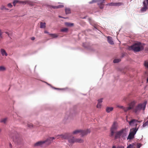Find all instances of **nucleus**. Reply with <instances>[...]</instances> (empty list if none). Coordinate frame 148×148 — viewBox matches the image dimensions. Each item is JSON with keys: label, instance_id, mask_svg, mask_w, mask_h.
Wrapping results in <instances>:
<instances>
[{"label": "nucleus", "instance_id": "nucleus-1", "mask_svg": "<svg viewBox=\"0 0 148 148\" xmlns=\"http://www.w3.org/2000/svg\"><path fill=\"white\" fill-rule=\"evenodd\" d=\"M147 103V101H145L143 103L138 104L133 108V112L137 114H139L141 110L144 111L145 109Z\"/></svg>", "mask_w": 148, "mask_h": 148}, {"label": "nucleus", "instance_id": "nucleus-2", "mask_svg": "<svg viewBox=\"0 0 148 148\" xmlns=\"http://www.w3.org/2000/svg\"><path fill=\"white\" fill-rule=\"evenodd\" d=\"M145 44L140 42H137L134 43L130 47L135 52H139L144 49Z\"/></svg>", "mask_w": 148, "mask_h": 148}, {"label": "nucleus", "instance_id": "nucleus-3", "mask_svg": "<svg viewBox=\"0 0 148 148\" xmlns=\"http://www.w3.org/2000/svg\"><path fill=\"white\" fill-rule=\"evenodd\" d=\"M127 134V132L126 129H122L120 131L116 132L115 136V139L118 138L124 137Z\"/></svg>", "mask_w": 148, "mask_h": 148}, {"label": "nucleus", "instance_id": "nucleus-4", "mask_svg": "<svg viewBox=\"0 0 148 148\" xmlns=\"http://www.w3.org/2000/svg\"><path fill=\"white\" fill-rule=\"evenodd\" d=\"M138 129V128H136V127L131 129L127 139H131L133 138Z\"/></svg>", "mask_w": 148, "mask_h": 148}, {"label": "nucleus", "instance_id": "nucleus-5", "mask_svg": "<svg viewBox=\"0 0 148 148\" xmlns=\"http://www.w3.org/2000/svg\"><path fill=\"white\" fill-rule=\"evenodd\" d=\"M136 103V102L135 101H133L131 102L129 104V106L126 107V108H124V110L125 112H126L129 110L132 109L133 110V108H134V107Z\"/></svg>", "mask_w": 148, "mask_h": 148}, {"label": "nucleus", "instance_id": "nucleus-6", "mask_svg": "<svg viewBox=\"0 0 148 148\" xmlns=\"http://www.w3.org/2000/svg\"><path fill=\"white\" fill-rule=\"evenodd\" d=\"M117 125L116 123L115 122H114L110 129L111 133L110 136L111 137H112L114 136V134L115 133V131L117 129Z\"/></svg>", "mask_w": 148, "mask_h": 148}, {"label": "nucleus", "instance_id": "nucleus-7", "mask_svg": "<svg viewBox=\"0 0 148 148\" xmlns=\"http://www.w3.org/2000/svg\"><path fill=\"white\" fill-rule=\"evenodd\" d=\"M143 4L144 7L141 9V12L145 11L147 9V8H148V0H145L143 2Z\"/></svg>", "mask_w": 148, "mask_h": 148}, {"label": "nucleus", "instance_id": "nucleus-8", "mask_svg": "<svg viewBox=\"0 0 148 148\" xmlns=\"http://www.w3.org/2000/svg\"><path fill=\"white\" fill-rule=\"evenodd\" d=\"M129 123V125L132 126H133L135 125L136 127L137 125V124L136 123L137 122H140V121H138V120L135 119H132L130 121H127Z\"/></svg>", "mask_w": 148, "mask_h": 148}, {"label": "nucleus", "instance_id": "nucleus-9", "mask_svg": "<svg viewBox=\"0 0 148 148\" xmlns=\"http://www.w3.org/2000/svg\"><path fill=\"white\" fill-rule=\"evenodd\" d=\"M60 136L61 137V138L62 139H68L69 137L71 136V135L69 133H67L65 134H62L61 135H58L57 136Z\"/></svg>", "mask_w": 148, "mask_h": 148}, {"label": "nucleus", "instance_id": "nucleus-10", "mask_svg": "<svg viewBox=\"0 0 148 148\" xmlns=\"http://www.w3.org/2000/svg\"><path fill=\"white\" fill-rule=\"evenodd\" d=\"M90 129H87L86 130H81L80 133H81V135L82 136L87 135L88 134L90 133Z\"/></svg>", "mask_w": 148, "mask_h": 148}, {"label": "nucleus", "instance_id": "nucleus-11", "mask_svg": "<svg viewBox=\"0 0 148 148\" xmlns=\"http://www.w3.org/2000/svg\"><path fill=\"white\" fill-rule=\"evenodd\" d=\"M55 139V138L54 137H50L44 141L45 142V143H47L48 145H49L51 143L53 140Z\"/></svg>", "mask_w": 148, "mask_h": 148}, {"label": "nucleus", "instance_id": "nucleus-12", "mask_svg": "<svg viewBox=\"0 0 148 148\" xmlns=\"http://www.w3.org/2000/svg\"><path fill=\"white\" fill-rule=\"evenodd\" d=\"M123 5V3L121 2H112L109 4V6H119Z\"/></svg>", "mask_w": 148, "mask_h": 148}, {"label": "nucleus", "instance_id": "nucleus-13", "mask_svg": "<svg viewBox=\"0 0 148 148\" xmlns=\"http://www.w3.org/2000/svg\"><path fill=\"white\" fill-rule=\"evenodd\" d=\"M104 3V0H99L98 1V4L100 9L103 8Z\"/></svg>", "mask_w": 148, "mask_h": 148}, {"label": "nucleus", "instance_id": "nucleus-14", "mask_svg": "<svg viewBox=\"0 0 148 148\" xmlns=\"http://www.w3.org/2000/svg\"><path fill=\"white\" fill-rule=\"evenodd\" d=\"M44 143H45V142L44 141H40L36 143L34 145V146L35 147H38V146H41L43 145Z\"/></svg>", "mask_w": 148, "mask_h": 148}, {"label": "nucleus", "instance_id": "nucleus-15", "mask_svg": "<svg viewBox=\"0 0 148 148\" xmlns=\"http://www.w3.org/2000/svg\"><path fill=\"white\" fill-rule=\"evenodd\" d=\"M75 139L74 137H73L72 138H71V136L69 137L68 140L69 143H75Z\"/></svg>", "mask_w": 148, "mask_h": 148}, {"label": "nucleus", "instance_id": "nucleus-16", "mask_svg": "<svg viewBox=\"0 0 148 148\" xmlns=\"http://www.w3.org/2000/svg\"><path fill=\"white\" fill-rule=\"evenodd\" d=\"M108 41V42L111 45H113L114 44V42L112 40V38L110 36H108L107 37Z\"/></svg>", "mask_w": 148, "mask_h": 148}, {"label": "nucleus", "instance_id": "nucleus-17", "mask_svg": "<svg viewBox=\"0 0 148 148\" xmlns=\"http://www.w3.org/2000/svg\"><path fill=\"white\" fill-rule=\"evenodd\" d=\"M1 52L3 56L5 55V56H8L7 53L4 49H1Z\"/></svg>", "mask_w": 148, "mask_h": 148}, {"label": "nucleus", "instance_id": "nucleus-18", "mask_svg": "<svg viewBox=\"0 0 148 148\" xmlns=\"http://www.w3.org/2000/svg\"><path fill=\"white\" fill-rule=\"evenodd\" d=\"M75 142V143H82L84 142V140L83 139L81 138H76Z\"/></svg>", "mask_w": 148, "mask_h": 148}, {"label": "nucleus", "instance_id": "nucleus-19", "mask_svg": "<svg viewBox=\"0 0 148 148\" xmlns=\"http://www.w3.org/2000/svg\"><path fill=\"white\" fill-rule=\"evenodd\" d=\"M113 108L112 107H108L106 109V111L107 112L109 113L113 110Z\"/></svg>", "mask_w": 148, "mask_h": 148}, {"label": "nucleus", "instance_id": "nucleus-20", "mask_svg": "<svg viewBox=\"0 0 148 148\" xmlns=\"http://www.w3.org/2000/svg\"><path fill=\"white\" fill-rule=\"evenodd\" d=\"M46 27V23H42L41 22L40 23V27L41 28H44Z\"/></svg>", "mask_w": 148, "mask_h": 148}, {"label": "nucleus", "instance_id": "nucleus-21", "mask_svg": "<svg viewBox=\"0 0 148 148\" xmlns=\"http://www.w3.org/2000/svg\"><path fill=\"white\" fill-rule=\"evenodd\" d=\"M49 35L52 38H57L58 36V35L57 34H50Z\"/></svg>", "mask_w": 148, "mask_h": 148}, {"label": "nucleus", "instance_id": "nucleus-22", "mask_svg": "<svg viewBox=\"0 0 148 148\" xmlns=\"http://www.w3.org/2000/svg\"><path fill=\"white\" fill-rule=\"evenodd\" d=\"M81 131V130H77L74 131L72 134H77L79 133H80V132Z\"/></svg>", "mask_w": 148, "mask_h": 148}, {"label": "nucleus", "instance_id": "nucleus-23", "mask_svg": "<svg viewBox=\"0 0 148 148\" xmlns=\"http://www.w3.org/2000/svg\"><path fill=\"white\" fill-rule=\"evenodd\" d=\"M65 24L66 26H72L74 25L73 23H71L68 22L65 23Z\"/></svg>", "mask_w": 148, "mask_h": 148}, {"label": "nucleus", "instance_id": "nucleus-24", "mask_svg": "<svg viewBox=\"0 0 148 148\" xmlns=\"http://www.w3.org/2000/svg\"><path fill=\"white\" fill-rule=\"evenodd\" d=\"M65 12L66 14H69L71 13V10L69 8H66L65 9Z\"/></svg>", "mask_w": 148, "mask_h": 148}, {"label": "nucleus", "instance_id": "nucleus-25", "mask_svg": "<svg viewBox=\"0 0 148 148\" xmlns=\"http://www.w3.org/2000/svg\"><path fill=\"white\" fill-rule=\"evenodd\" d=\"M61 32H67L68 31V29L67 28H63L61 29Z\"/></svg>", "mask_w": 148, "mask_h": 148}, {"label": "nucleus", "instance_id": "nucleus-26", "mask_svg": "<svg viewBox=\"0 0 148 148\" xmlns=\"http://www.w3.org/2000/svg\"><path fill=\"white\" fill-rule=\"evenodd\" d=\"M147 126H148V121H147L145 122H144L143 125V127H144Z\"/></svg>", "mask_w": 148, "mask_h": 148}, {"label": "nucleus", "instance_id": "nucleus-27", "mask_svg": "<svg viewBox=\"0 0 148 148\" xmlns=\"http://www.w3.org/2000/svg\"><path fill=\"white\" fill-rule=\"evenodd\" d=\"M6 69L4 66H0V71H5Z\"/></svg>", "mask_w": 148, "mask_h": 148}, {"label": "nucleus", "instance_id": "nucleus-28", "mask_svg": "<svg viewBox=\"0 0 148 148\" xmlns=\"http://www.w3.org/2000/svg\"><path fill=\"white\" fill-rule=\"evenodd\" d=\"M121 60L120 59H114L113 61V62L114 63H118Z\"/></svg>", "mask_w": 148, "mask_h": 148}, {"label": "nucleus", "instance_id": "nucleus-29", "mask_svg": "<svg viewBox=\"0 0 148 148\" xmlns=\"http://www.w3.org/2000/svg\"><path fill=\"white\" fill-rule=\"evenodd\" d=\"M7 118H5L1 119V122L5 123L7 120Z\"/></svg>", "mask_w": 148, "mask_h": 148}, {"label": "nucleus", "instance_id": "nucleus-30", "mask_svg": "<svg viewBox=\"0 0 148 148\" xmlns=\"http://www.w3.org/2000/svg\"><path fill=\"white\" fill-rule=\"evenodd\" d=\"M101 106L102 104L101 103H98L97 105V107L98 108H101Z\"/></svg>", "mask_w": 148, "mask_h": 148}, {"label": "nucleus", "instance_id": "nucleus-31", "mask_svg": "<svg viewBox=\"0 0 148 148\" xmlns=\"http://www.w3.org/2000/svg\"><path fill=\"white\" fill-rule=\"evenodd\" d=\"M145 66L148 69V62L145 61L144 63Z\"/></svg>", "mask_w": 148, "mask_h": 148}, {"label": "nucleus", "instance_id": "nucleus-32", "mask_svg": "<svg viewBox=\"0 0 148 148\" xmlns=\"http://www.w3.org/2000/svg\"><path fill=\"white\" fill-rule=\"evenodd\" d=\"M145 66L148 69V62L145 61L144 63Z\"/></svg>", "mask_w": 148, "mask_h": 148}, {"label": "nucleus", "instance_id": "nucleus-33", "mask_svg": "<svg viewBox=\"0 0 148 148\" xmlns=\"http://www.w3.org/2000/svg\"><path fill=\"white\" fill-rule=\"evenodd\" d=\"M27 126L30 128H32L33 127V125L31 123H29V124H28Z\"/></svg>", "mask_w": 148, "mask_h": 148}, {"label": "nucleus", "instance_id": "nucleus-34", "mask_svg": "<svg viewBox=\"0 0 148 148\" xmlns=\"http://www.w3.org/2000/svg\"><path fill=\"white\" fill-rule=\"evenodd\" d=\"M18 1H17V0H15V1H14L13 2V5L14 6H15L16 4L17 3H18Z\"/></svg>", "mask_w": 148, "mask_h": 148}, {"label": "nucleus", "instance_id": "nucleus-35", "mask_svg": "<svg viewBox=\"0 0 148 148\" xmlns=\"http://www.w3.org/2000/svg\"><path fill=\"white\" fill-rule=\"evenodd\" d=\"M117 107L120 108L122 109L123 110L124 108H126V107H124L123 106H121L119 105L117 106Z\"/></svg>", "mask_w": 148, "mask_h": 148}, {"label": "nucleus", "instance_id": "nucleus-36", "mask_svg": "<svg viewBox=\"0 0 148 148\" xmlns=\"http://www.w3.org/2000/svg\"><path fill=\"white\" fill-rule=\"evenodd\" d=\"M133 145H132L130 144L128 146L127 148H133Z\"/></svg>", "mask_w": 148, "mask_h": 148}, {"label": "nucleus", "instance_id": "nucleus-37", "mask_svg": "<svg viewBox=\"0 0 148 148\" xmlns=\"http://www.w3.org/2000/svg\"><path fill=\"white\" fill-rule=\"evenodd\" d=\"M64 5H60L58 6H57V8H62L64 7Z\"/></svg>", "mask_w": 148, "mask_h": 148}, {"label": "nucleus", "instance_id": "nucleus-38", "mask_svg": "<svg viewBox=\"0 0 148 148\" xmlns=\"http://www.w3.org/2000/svg\"><path fill=\"white\" fill-rule=\"evenodd\" d=\"M102 100L103 99L102 98L98 99V103H101L102 102Z\"/></svg>", "mask_w": 148, "mask_h": 148}, {"label": "nucleus", "instance_id": "nucleus-39", "mask_svg": "<svg viewBox=\"0 0 148 148\" xmlns=\"http://www.w3.org/2000/svg\"><path fill=\"white\" fill-rule=\"evenodd\" d=\"M3 32H2L1 30L0 29V38H2V34Z\"/></svg>", "mask_w": 148, "mask_h": 148}, {"label": "nucleus", "instance_id": "nucleus-40", "mask_svg": "<svg viewBox=\"0 0 148 148\" xmlns=\"http://www.w3.org/2000/svg\"><path fill=\"white\" fill-rule=\"evenodd\" d=\"M141 146V145L140 144H138L137 145V148H140Z\"/></svg>", "mask_w": 148, "mask_h": 148}, {"label": "nucleus", "instance_id": "nucleus-41", "mask_svg": "<svg viewBox=\"0 0 148 148\" xmlns=\"http://www.w3.org/2000/svg\"><path fill=\"white\" fill-rule=\"evenodd\" d=\"M8 6L10 8H11L12 6V5L10 3H8Z\"/></svg>", "mask_w": 148, "mask_h": 148}, {"label": "nucleus", "instance_id": "nucleus-42", "mask_svg": "<svg viewBox=\"0 0 148 148\" xmlns=\"http://www.w3.org/2000/svg\"><path fill=\"white\" fill-rule=\"evenodd\" d=\"M4 9H5V6L3 5H2L1 8V10H3Z\"/></svg>", "mask_w": 148, "mask_h": 148}, {"label": "nucleus", "instance_id": "nucleus-43", "mask_svg": "<svg viewBox=\"0 0 148 148\" xmlns=\"http://www.w3.org/2000/svg\"><path fill=\"white\" fill-rule=\"evenodd\" d=\"M96 2V1L95 0H92L89 3L90 4L92 3H93Z\"/></svg>", "mask_w": 148, "mask_h": 148}, {"label": "nucleus", "instance_id": "nucleus-44", "mask_svg": "<svg viewBox=\"0 0 148 148\" xmlns=\"http://www.w3.org/2000/svg\"><path fill=\"white\" fill-rule=\"evenodd\" d=\"M51 7L52 8L54 9H58L57 6H52Z\"/></svg>", "mask_w": 148, "mask_h": 148}, {"label": "nucleus", "instance_id": "nucleus-45", "mask_svg": "<svg viewBox=\"0 0 148 148\" xmlns=\"http://www.w3.org/2000/svg\"><path fill=\"white\" fill-rule=\"evenodd\" d=\"M35 39V38L34 37H33L31 38V39L32 40H34Z\"/></svg>", "mask_w": 148, "mask_h": 148}, {"label": "nucleus", "instance_id": "nucleus-46", "mask_svg": "<svg viewBox=\"0 0 148 148\" xmlns=\"http://www.w3.org/2000/svg\"><path fill=\"white\" fill-rule=\"evenodd\" d=\"M5 33L8 34V36H9V33L8 32H5Z\"/></svg>", "mask_w": 148, "mask_h": 148}, {"label": "nucleus", "instance_id": "nucleus-47", "mask_svg": "<svg viewBox=\"0 0 148 148\" xmlns=\"http://www.w3.org/2000/svg\"><path fill=\"white\" fill-rule=\"evenodd\" d=\"M44 32L45 33H46V34H49V33L47 31H45Z\"/></svg>", "mask_w": 148, "mask_h": 148}, {"label": "nucleus", "instance_id": "nucleus-48", "mask_svg": "<svg viewBox=\"0 0 148 148\" xmlns=\"http://www.w3.org/2000/svg\"><path fill=\"white\" fill-rule=\"evenodd\" d=\"M12 146V145L11 144H10V146L11 147V146Z\"/></svg>", "mask_w": 148, "mask_h": 148}, {"label": "nucleus", "instance_id": "nucleus-49", "mask_svg": "<svg viewBox=\"0 0 148 148\" xmlns=\"http://www.w3.org/2000/svg\"><path fill=\"white\" fill-rule=\"evenodd\" d=\"M147 82H148V78H147Z\"/></svg>", "mask_w": 148, "mask_h": 148}, {"label": "nucleus", "instance_id": "nucleus-50", "mask_svg": "<svg viewBox=\"0 0 148 148\" xmlns=\"http://www.w3.org/2000/svg\"><path fill=\"white\" fill-rule=\"evenodd\" d=\"M59 17L60 18H62V17L60 16H59Z\"/></svg>", "mask_w": 148, "mask_h": 148}, {"label": "nucleus", "instance_id": "nucleus-51", "mask_svg": "<svg viewBox=\"0 0 148 148\" xmlns=\"http://www.w3.org/2000/svg\"><path fill=\"white\" fill-rule=\"evenodd\" d=\"M1 130L0 129V132H1Z\"/></svg>", "mask_w": 148, "mask_h": 148}]
</instances>
